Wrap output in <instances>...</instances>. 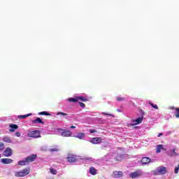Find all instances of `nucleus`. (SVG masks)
Here are the masks:
<instances>
[{"label":"nucleus","mask_w":179,"mask_h":179,"mask_svg":"<svg viewBox=\"0 0 179 179\" xmlns=\"http://www.w3.org/2000/svg\"><path fill=\"white\" fill-rule=\"evenodd\" d=\"M27 136L29 138H41V133H40V131L38 130H29L27 131Z\"/></svg>","instance_id":"nucleus-4"},{"label":"nucleus","mask_w":179,"mask_h":179,"mask_svg":"<svg viewBox=\"0 0 179 179\" xmlns=\"http://www.w3.org/2000/svg\"><path fill=\"white\" fill-rule=\"evenodd\" d=\"M162 150H166V148H164V145H157L156 152L157 153H160V152H162Z\"/></svg>","instance_id":"nucleus-12"},{"label":"nucleus","mask_w":179,"mask_h":179,"mask_svg":"<svg viewBox=\"0 0 179 179\" xmlns=\"http://www.w3.org/2000/svg\"><path fill=\"white\" fill-rule=\"evenodd\" d=\"M5 149V145H3V143H0V150H3Z\"/></svg>","instance_id":"nucleus-30"},{"label":"nucleus","mask_w":179,"mask_h":179,"mask_svg":"<svg viewBox=\"0 0 179 179\" xmlns=\"http://www.w3.org/2000/svg\"><path fill=\"white\" fill-rule=\"evenodd\" d=\"M38 122V124H43V120L40 117H37L35 120H34V123L36 124Z\"/></svg>","instance_id":"nucleus-22"},{"label":"nucleus","mask_w":179,"mask_h":179,"mask_svg":"<svg viewBox=\"0 0 179 179\" xmlns=\"http://www.w3.org/2000/svg\"><path fill=\"white\" fill-rule=\"evenodd\" d=\"M79 104H80V107H83V108H84L85 103H83V102H79Z\"/></svg>","instance_id":"nucleus-35"},{"label":"nucleus","mask_w":179,"mask_h":179,"mask_svg":"<svg viewBox=\"0 0 179 179\" xmlns=\"http://www.w3.org/2000/svg\"><path fill=\"white\" fill-rule=\"evenodd\" d=\"M22 134H20V132L19 131L15 132V136H17V138H20Z\"/></svg>","instance_id":"nucleus-31"},{"label":"nucleus","mask_w":179,"mask_h":179,"mask_svg":"<svg viewBox=\"0 0 179 179\" xmlns=\"http://www.w3.org/2000/svg\"><path fill=\"white\" fill-rule=\"evenodd\" d=\"M172 156H177V153L176 152V150L175 149H173V150H172Z\"/></svg>","instance_id":"nucleus-32"},{"label":"nucleus","mask_w":179,"mask_h":179,"mask_svg":"<svg viewBox=\"0 0 179 179\" xmlns=\"http://www.w3.org/2000/svg\"><path fill=\"white\" fill-rule=\"evenodd\" d=\"M151 162L150 158L145 157H143L141 159V163L142 164H148V163Z\"/></svg>","instance_id":"nucleus-13"},{"label":"nucleus","mask_w":179,"mask_h":179,"mask_svg":"<svg viewBox=\"0 0 179 179\" xmlns=\"http://www.w3.org/2000/svg\"><path fill=\"white\" fill-rule=\"evenodd\" d=\"M163 136V134H162V133H159V134H158V138H160V136Z\"/></svg>","instance_id":"nucleus-37"},{"label":"nucleus","mask_w":179,"mask_h":179,"mask_svg":"<svg viewBox=\"0 0 179 179\" xmlns=\"http://www.w3.org/2000/svg\"><path fill=\"white\" fill-rule=\"evenodd\" d=\"M36 157H37L36 155H31L27 157L25 159L27 160V162L29 164L31 162H34V160L36 159Z\"/></svg>","instance_id":"nucleus-10"},{"label":"nucleus","mask_w":179,"mask_h":179,"mask_svg":"<svg viewBox=\"0 0 179 179\" xmlns=\"http://www.w3.org/2000/svg\"><path fill=\"white\" fill-rule=\"evenodd\" d=\"M122 176H124L122 171H113L112 174V177H113V178H121Z\"/></svg>","instance_id":"nucleus-7"},{"label":"nucleus","mask_w":179,"mask_h":179,"mask_svg":"<svg viewBox=\"0 0 179 179\" xmlns=\"http://www.w3.org/2000/svg\"><path fill=\"white\" fill-rule=\"evenodd\" d=\"M50 152H58V148H51Z\"/></svg>","instance_id":"nucleus-33"},{"label":"nucleus","mask_w":179,"mask_h":179,"mask_svg":"<svg viewBox=\"0 0 179 179\" xmlns=\"http://www.w3.org/2000/svg\"><path fill=\"white\" fill-rule=\"evenodd\" d=\"M90 173L92 176H96L97 174V171L94 167L90 168Z\"/></svg>","instance_id":"nucleus-17"},{"label":"nucleus","mask_w":179,"mask_h":179,"mask_svg":"<svg viewBox=\"0 0 179 179\" xmlns=\"http://www.w3.org/2000/svg\"><path fill=\"white\" fill-rule=\"evenodd\" d=\"M76 97H77L78 101H79V100L80 101H87V99H86V98H85L83 96H76Z\"/></svg>","instance_id":"nucleus-21"},{"label":"nucleus","mask_w":179,"mask_h":179,"mask_svg":"<svg viewBox=\"0 0 179 179\" xmlns=\"http://www.w3.org/2000/svg\"><path fill=\"white\" fill-rule=\"evenodd\" d=\"M141 176H143V171L142 170H138L129 174L131 178H138V177H141Z\"/></svg>","instance_id":"nucleus-5"},{"label":"nucleus","mask_w":179,"mask_h":179,"mask_svg":"<svg viewBox=\"0 0 179 179\" xmlns=\"http://www.w3.org/2000/svg\"><path fill=\"white\" fill-rule=\"evenodd\" d=\"M57 115H62L63 117H65V115H66V113L59 112L57 113Z\"/></svg>","instance_id":"nucleus-29"},{"label":"nucleus","mask_w":179,"mask_h":179,"mask_svg":"<svg viewBox=\"0 0 179 179\" xmlns=\"http://www.w3.org/2000/svg\"><path fill=\"white\" fill-rule=\"evenodd\" d=\"M67 101H73V103H76L78 102L77 96H76L75 98H69L67 99Z\"/></svg>","instance_id":"nucleus-19"},{"label":"nucleus","mask_w":179,"mask_h":179,"mask_svg":"<svg viewBox=\"0 0 179 179\" xmlns=\"http://www.w3.org/2000/svg\"><path fill=\"white\" fill-rule=\"evenodd\" d=\"M70 128H71V129H75V128H76V127H75V126H71Z\"/></svg>","instance_id":"nucleus-38"},{"label":"nucleus","mask_w":179,"mask_h":179,"mask_svg":"<svg viewBox=\"0 0 179 179\" xmlns=\"http://www.w3.org/2000/svg\"><path fill=\"white\" fill-rule=\"evenodd\" d=\"M0 159H1V155H0Z\"/></svg>","instance_id":"nucleus-40"},{"label":"nucleus","mask_w":179,"mask_h":179,"mask_svg":"<svg viewBox=\"0 0 179 179\" xmlns=\"http://www.w3.org/2000/svg\"><path fill=\"white\" fill-rule=\"evenodd\" d=\"M55 132H57L58 135H61V136H64V138H69V136H72V131L70 130L58 128L55 129Z\"/></svg>","instance_id":"nucleus-1"},{"label":"nucleus","mask_w":179,"mask_h":179,"mask_svg":"<svg viewBox=\"0 0 179 179\" xmlns=\"http://www.w3.org/2000/svg\"><path fill=\"white\" fill-rule=\"evenodd\" d=\"M67 160L70 163H73V162H76V157L74 155H71V156L67 157Z\"/></svg>","instance_id":"nucleus-16"},{"label":"nucleus","mask_w":179,"mask_h":179,"mask_svg":"<svg viewBox=\"0 0 179 179\" xmlns=\"http://www.w3.org/2000/svg\"><path fill=\"white\" fill-rule=\"evenodd\" d=\"M50 173H51V174H53L54 176H55V175H57V170L51 169Z\"/></svg>","instance_id":"nucleus-28"},{"label":"nucleus","mask_w":179,"mask_h":179,"mask_svg":"<svg viewBox=\"0 0 179 179\" xmlns=\"http://www.w3.org/2000/svg\"><path fill=\"white\" fill-rule=\"evenodd\" d=\"M3 142H6L7 143H10L12 140L9 137H4L3 139Z\"/></svg>","instance_id":"nucleus-20"},{"label":"nucleus","mask_w":179,"mask_h":179,"mask_svg":"<svg viewBox=\"0 0 179 179\" xmlns=\"http://www.w3.org/2000/svg\"><path fill=\"white\" fill-rule=\"evenodd\" d=\"M18 164L20 166H26V164H28L27 159H25L24 160L18 162Z\"/></svg>","instance_id":"nucleus-18"},{"label":"nucleus","mask_w":179,"mask_h":179,"mask_svg":"<svg viewBox=\"0 0 179 179\" xmlns=\"http://www.w3.org/2000/svg\"><path fill=\"white\" fill-rule=\"evenodd\" d=\"M90 134H94V132H96V130H94V129H90Z\"/></svg>","instance_id":"nucleus-36"},{"label":"nucleus","mask_w":179,"mask_h":179,"mask_svg":"<svg viewBox=\"0 0 179 179\" xmlns=\"http://www.w3.org/2000/svg\"><path fill=\"white\" fill-rule=\"evenodd\" d=\"M3 155L6 157H10V156H12V149H10V148H7Z\"/></svg>","instance_id":"nucleus-9"},{"label":"nucleus","mask_w":179,"mask_h":179,"mask_svg":"<svg viewBox=\"0 0 179 179\" xmlns=\"http://www.w3.org/2000/svg\"><path fill=\"white\" fill-rule=\"evenodd\" d=\"M117 111H118V113H121V110L117 109Z\"/></svg>","instance_id":"nucleus-39"},{"label":"nucleus","mask_w":179,"mask_h":179,"mask_svg":"<svg viewBox=\"0 0 179 179\" xmlns=\"http://www.w3.org/2000/svg\"><path fill=\"white\" fill-rule=\"evenodd\" d=\"M175 116L176 118H179V108H175Z\"/></svg>","instance_id":"nucleus-23"},{"label":"nucleus","mask_w":179,"mask_h":179,"mask_svg":"<svg viewBox=\"0 0 179 179\" xmlns=\"http://www.w3.org/2000/svg\"><path fill=\"white\" fill-rule=\"evenodd\" d=\"M30 115H31V113H28L24 115H19L18 118H27V117H30Z\"/></svg>","instance_id":"nucleus-24"},{"label":"nucleus","mask_w":179,"mask_h":179,"mask_svg":"<svg viewBox=\"0 0 179 179\" xmlns=\"http://www.w3.org/2000/svg\"><path fill=\"white\" fill-rule=\"evenodd\" d=\"M39 115H51V114H50L45 111H43V112L39 113Z\"/></svg>","instance_id":"nucleus-26"},{"label":"nucleus","mask_w":179,"mask_h":179,"mask_svg":"<svg viewBox=\"0 0 179 179\" xmlns=\"http://www.w3.org/2000/svg\"><path fill=\"white\" fill-rule=\"evenodd\" d=\"M116 100H117V101H124V100H125V99L123 97H121V96H117Z\"/></svg>","instance_id":"nucleus-27"},{"label":"nucleus","mask_w":179,"mask_h":179,"mask_svg":"<svg viewBox=\"0 0 179 179\" xmlns=\"http://www.w3.org/2000/svg\"><path fill=\"white\" fill-rule=\"evenodd\" d=\"M152 174L154 176H164V174H167V168L160 166L157 168V170L152 171Z\"/></svg>","instance_id":"nucleus-2"},{"label":"nucleus","mask_w":179,"mask_h":179,"mask_svg":"<svg viewBox=\"0 0 179 179\" xmlns=\"http://www.w3.org/2000/svg\"><path fill=\"white\" fill-rule=\"evenodd\" d=\"M149 104L152 108H155V110H159V107H157V105H155L152 102H149Z\"/></svg>","instance_id":"nucleus-25"},{"label":"nucleus","mask_w":179,"mask_h":179,"mask_svg":"<svg viewBox=\"0 0 179 179\" xmlns=\"http://www.w3.org/2000/svg\"><path fill=\"white\" fill-rule=\"evenodd\" d=\"M9 127L10 128L9 129V131L10 132H15V129H17V128H19V127L17 124H10Z\"/></svg>","instance_id":"nucleus-14"},{"label":"nucleus","mask_w":179,"mask_h":179,"mask_svg":"<svg viewBox=\"0 0 179 179\" xmlns=\"http://www.w3.org/2000/svg\"><path fill=\"white\" fill-rule=\"evenodd\" d=\"M14 174L15 177H26V176H29V174H30V169L27 168L20 171H15Z\"/></svg>","instance_id":"nucleus-3"},{"label":"nucleus","mask_w":179,"mask_h":179,"mask_svg":"<svg viewBox=\"0 0 179 179\" xmlns=\"http://www.w3.org/2000/svg\"><path fill=\"white\" fill-rule=\"evenodd\" d=\"M101 141H102L101 138L95 137V138H93L91 140H90V142L91 143H93L94 145H97L99 143H101Z\"/></svg>","instance_id":"nucleus-8"},{"label":"nucleus","mask_w":179,"mask_h":179,"mask_svg":"<svg viewBox=\"0 0 179 179\" xmlns=\"http://www.w3.org/2000/svg\"><path fill=\"white\" fill-rule=\"evenodd\" d=\"M102 114L103 115H109V117H113V115L112 114H108V113H102Z\"/></svg>","instance_id":"nucleus-34"},{"label":"nucleus","mask_w":179,"mask_h":179,"mask_svg":"<svg viewBox=\"0 0 179 179\" xmlns=\"http://www.w3.org/2000/svg\"><path fill=\"white\" fill-rule=\"evenodd\" d=\"M1 163L3 164H10V163L13 162V160L12 159L9 158H3L1 159Z\"/></svg>","instance_id":"nucleus-11"},{"label":"nucleus","mask_w":179,"mask_h":179,"mask_svg":"<svg viewBox=\"0 0 179 179\" xmlns=\"http://www.w3.org/2000/svg\"><path fill=\"white\" fill-rule=\"evenodd\" d=\"M143 121V117H140L134 120H133V123L130 124L129 127H134V125H138L141 124Z\"/></svg>","instance_id":"nucleus-6"},{"label":"nucleus","mask_w":179,"mask_h":179,"mask_svg":"<svg viewBox=\"0 0 179 179\" xmlns=\"http://www.w3.org/2000/svg\"><path fill=\"white\" fill-rule=\"evenodd\" d=\"M74 137L78 139H83L84 138H86V134L85 133H78Z\"/></svg>","instance_id":"nucleus-15"}]
</instances>
